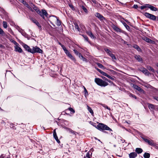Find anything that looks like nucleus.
Wrapping results in <instances>:
<instances>
[{
  "label": "nucleus",
  "instance_id": "obj_1",
  "mask_svg": "<svg viewBox=\"0 0 158 158\" xmlns=\"http://www.w3.org/2000/svg\"><path fill=\"white\" fill-rule=\"evenodd\" d=\"M97 129L99 130L104 132L105 133L107 132L105 130L113 131L106 124L102 123H98V124L97 126Z\"/></svg>",
  "mask_w": 158,
  "mask_h": 158
},
{
  "label": "nucleus",
  "instance_id": "obj_2",
  "mask_svg": "<svg viewBox=\"0 0 158 158\" xmlns=\"http://www.w3.org/2000/svg\"><path fill=\"white\" fill-rule=\"evenodd\" d=\"M94 81L97 85L102 87H105L109 84L107 82L99 78H95Z\"/></svg>",
  "mask_w": 158,
  "mask_h": 158
},
{
  "label": "nucleus",
  "instance_id": "obj_3",
  "mask_svg": "<svg viewBox=\"0 0 158 158\" xmlns=\"http://www.w3.org/2000/svg\"><path fill=\"white\" fill-rule=\"evenodd\" d=\"M143 14L146 18L149 19L151 20L156 21V18L155 15L147 12L143 13Z\"/></svg>",
  "mask_w": 158,
  "mask_h": 158
},
{
  "label": "nucleus",
  "instance_id": "obj_4",
  "mask_svg": "<svg viewBox=\"0 0 158 158\" xmlns=\"http://www.w3.org/2000/svg\"><path fill=\"white\" fill-rule=\"evenodd\" d=\"M39 14L42 19L44 20L45 19L44 16L47 17L48 16V13L47 11L44 9H42L41 10H40L39 12L38 13Z\"/></svg>",
  "mask_w": 158,
  "mask_h": 158
},
{
  "label": "nucleus",
  "instance_id": "obj_5",
  "mask_svg": "<svg viewBox=\"0 0 158 158\" xmlns=\"http://www.w3.org/2000/svg\"><path fill=\"white\" fill-rule=\"evenodd\" d=\"M66 55L70 58L73 61L75 62L76 61V60L74 57L70 53L69 51H68L66 48V47L63 49Z\"/></svg>",
  "mask_w": 158,
  "mask_h": 158
},
{
  "label": "nucleus",
  "instance_id": "obj_6",
  "mask_svg": "<svg viewBox=\"0 0 158 158\" xmlns=\"http://www.w3.org/2000/svg\"><path fill=\"white\" fill-rule=\"evenodd\" d=\"M43 51L39 47L37 46L33 47L32 49L31 53L34 54L36 53H42Z\"/></svg>",
  "mask_w": 158,
  "mask_h": 158
},
{
  "label": "nucleus",
  "instance_id": "obj_7",
  "mask_svg": "<svg viewBox=\"0 0 158 158\" xmlns=\"http://www.w3.org/2000/svg\"><path fill=\"white\" fill-rule=\"evenodd\" d=\"M51 20L52 21H56V24L57 26H60V25L61 22L59 19L58 17L56 16H53L51 18Z\"/></svg>",
  "mask_w": 158,
  "mask_h": 158
},
{
  "label": "nucleus",
  "instance_id": "obj_8",
  "mask_svg": "<svg viewBox=\"0 0 158 158\" xmlns=\"http://www.w3.org/2000/svg\"><path fill=\"white\" fill-rule=\"evenodd\" d=\"M95 16L98 18L101 21L106 20V18L100 13L98 12L96 13L95 15Z\"/></svg>",
  "mask_w": 158,
  "mask_h": 158
},
{
  "label": "nucleus",
  "instance_id": "obj_9",
  "mask_svg": "<svg viewBox=\"0 0 158 158\" xmlns=\"http://www.w3.org/2000/svg\"><path fill=\"white\" fill-rule=\"evenodd\" d=\"M111 27L116 32H119L123 33H124V31L122 30L120 28L114 24H112V25Z\"/></svg>",
  "mask_w": 158,
  "mask_h": 158
},
{
  "label": "nucleus",
  "instance_id": "obj_10",
  "mask_svg": "<svg viewBox=\"0 0 158 158\" xmlns=\"http://www.w3.org/2000/svg\"><path fill=\"white\" fill-rule=\"evenodd\" d=\"M142 139L146 143H148L149 145L152 146L154 145L155 143L153 140H150L149 139L144 137H142Z\"/></svg>",
  "mask_w": 158,
  "mask_h": 158
},
{
  "label": "nucleus",
  "instance_id": "obj_11",
  "mask_svg": "<svg viewBox=\"0 0 158 158\" xmlns=\"http://www.w3.org/2000/svg\"><path fill=\"white\" fill-rule=\"evenodd\" d=\"M133 87L136 90L139 91L140 93L143 94H144L145 91H144V90L138 85L134 84L133 85Z\"/></svg>",
  "mask_w": 158,
  "mask_h": 158
},
{
  "label": "nucleus",
  "instance_id": "obj_12",
  "mask_svg": "<svg viewBox=\"0 0 158 158\" xmlns=\"http://www.w3.org/2000/svg\"><path fill=\"white\" fill-rule=\"evenodd\" d=\"M30 19L32 22L35 23L38 27L39 29H41V26L35 19L31 18H30Z\"/></svg>",
  "mask_w": 158,
  "mask_h": 158
},
{
  "label": "nucleus",
  "instance_id": "obj_13",
  "mask_svg": "<svg viewBox=\"0 0 158 158\" xmlns=\"http://www.w3.org/2000/svg\"><path fill=\"white\" fill-rule=\"evenodd\" d=\"M144 40L146 42L150 44H155L156 42L155 41L152 40L151 39L147 37H145Z\"/></svg>",
  "mask_w": 158,
  "mask_h": 158
},
{
  "label": "nucleus",
  "instance_id": "obj_14",
  "mask_svg": "<svg viewBox=\"0 0 158 158\" xmlns=\"http://www.w3.org/2000/svg\"><path fill=\"white\" fill-rule=\"evenodd\" d=\"M134 58H135L139 62H143V59L141 57V56L139 55H135L134 56Z\"/></svg>",
  "mask_w": 158,
  "mask_h": 158
},
{
  "label": "nucleus",
  "instance_id": "obj_15",
  "mask_svg": "<svg viewBox=\"0 0 158 158\" xmlns=\"http://www.w3.org/2000/svg\"><path fill=\"white\" fill-rule=\"evenodd\" d=\"M23 46L26 51L31 53L32 49H31L28 45L26 44H24Z\"/></svg>",
  "mask_w": 158,
  "mask_h": 158
},
{
  "label": "nucleus",
  "instance_id": "obj_16",
  "mask_svg": "<svg viewBox=\"0 0 158 158\" xmlns=\"http://www.w3.org/2000/svg\"><path fill=\"white\" fill-rule=\"evenodd\" d=\"M23 4L29 10L32 12H34V10L32 8L31 6L26 2L25 1H24L23 3Z\"/></svg>",
  "mask_w": 158,
  "mask_h": 158
},
{
  "label": "nucleus",
  "instance_id": "obj_17",
  "mask_svg": "<svg viewBox=\"0 0 158 158\" xmlns=\"http://www.w3.org/2000/svg\"><path fill=\"white\" fill-rule=\"evenodd\" d=\"M147 5L148 6V8L150 9L152 11H156L157 10V9L156 7L153 6L150 4H147Z\"/></svg>",
  "mask_w": 158,
  "mask_h": 158
},
{
  "label": "nucleus",
  "instance_id": "obj_18",
  "mask_svg": "<svg viewBox=\"0 0 158 158\" xmlns=\"http://www.w3.org/2000/svg\"><path fill=\"white\" fill-rule=\"evenodd\" d=\"M137 156V154L135 152H132L129 154V156L130 158H135Z\"/></svg>",
  "mask_w": 158,
  "mask_h": 158
},
{
  "label": "nucleus",
  "instance_id": "obj_19",
  "mask_svg": "<svg viewBox=\"0 0 158 158\" xmlns=\"http://www.w3.org/2000/svg\"><path fill=\"white\" fill-rule=\"evenodd\" d=\"M157 106L154 105L152 104H148V107L150 110H156V106Z\"/></svg>",
  "mask_w": 158,
  "mask_h": 158
},
{
  "label": "nucleus",
  "instance_id": "obj_20",
  "mask_svg": "<svg viewBox=\"0 0 158 158\" xmlns=\"http://www.w3.org/2000/svg\"><path fill=\"white\" fill-rule=\"evenodd\" d=\"M15 49L16 51L18 52L19 53H21L23 52V50L21 48L18 46H16L15 47Z\"/></svg>",
  "mask_w": 158,
  "mask_h": 158
},
{
  "label": "nucleus",
  "instance_id": "obj_21",
  "mask_svg": "<svg viewBox=\"0 0 158 158\" xmlns=\"http://www.w3.org/2000/svg\"><path fill=\"white\" fill-rule=\"evenodd\" d=\"M86 33L87 35L90 36L91 38L93 39L96 38V37L94 35L91 31H87Z\"/></svg>",
  "mask_w": 158,
  "mask_h": 158
},
{
  "label": "nucleus",
  "instance_id": "obj_22",
  "mask_svg": "<svg viewBox=\"0 0 158 158\" xmlns=\"http://www.w3.org/2000/svg\"><path fill=\"white\" fill-rule=\"evenodd\" d=\"M87 107L88 111L91 114L92 116H94V113L92 108L88 105H87Z\"/></svg>",
  "mask_w": 158,
  "mask_h": 158
},
{
  "label": "nucleus",
  "instance_id": "obj_23",
  "mask_svg": "<svg viewBox=\"0 0 158 158\" xmlns=\"http://www.w3.org/2000/svg\"><path fill=\"white\" fill-rule=\"evenodd\" d=\"M142 72L144 73L146 75L148 76L150 74L148 71L145 68L143 69V70H142Z\"/></svg>",
  "mask_w": 158,
  "mask_h": 158
},
{
  "label": "nucleus",
  "instance_id": "obj_24",
  "mask_svg": "<svg viewBox=\"0 0 158 158\" xmlns=\"http://www.w3.org/2000/svg\"><path fill=\"white\" fill-rule=\"evenodd\" d=\"M133 48L136 49L139 52H141V49L137 45L135 44H134L133 46Z\"/></svg>",
  "mask_w": 158,
  "mask_h": 158
},
{
  "label": "nucleus",
  "instance_id": "obj_25",
  "mask_svg": "<svg viewBox=\"0 0 158 158\" xmlns=\"http://www.w3.org/2000/svg\"><path fill=\"white\" fill-rule=\"evenodd\" d=\"M135 151L136 152V153H137L138 154H140L143 151L142 149L140 148H136L135 149Z\"/></svg>",
  "mask_w": 158,
  "mask_h": 158
},
{
  "label": "nucleus",
  "instance_id": "obj_26",
  "mask_svg": "<svg viewBox=\"0 0 158 158\" xmlns=\"http://www.w3.org/2000/svg\"><path fill=\"white\" fill-rule=\"evenodd\" d=\"M104 49L108 55L109 56L110 54L112 53L111 51L108 48H104Z\"/></svg>",
  "mask_w": 158,
  "mask_h": 158
},
{
  "label": "nucleus",
  "instance_id": "obj_27",
  "mask_svg": "<svg viewBox=\"0 0 158 158\" xmlns=\"http://www.w3.org/2000/svg\"><path fill=\"white\" fill-rule=\"evenodd\" d=\"M74 53L77 56H78L79 57H80V56H81V54L77 50L74 49L73 50Z\"/></svg>",
  "mask_w": 158,
  "mask_h": 158
},
{
  "label": "nucleus",
  "instance_id": "obj_28",
  "mask_svg": "<svg viewBox=\"0 0 158 158\" xmlns=\"http://www.w3.org/2000/svg\"><path fill=\"white\" fill-rule=\"evenodd\" d=\"M147 68L148 70L151 71L153 73H154L155 72V70L153 68L150 66H148L147 67Z\"/></svg>",
  "mask_w": 158,
  "mask_h": 158
},
{
  "label": "nucleus",
  "instance_id": "obj_29",
  "mask_svg": "<svg viewBox=\"0 0 158 158\" xmlns=\"http://www.w3.org/2000/svg\"><path fill=\"white\" fill-rule=\"evenodd\" d=\"M96 64L99 68H100L103 69H105V67L102 64L99 63H97Z\"/></svg>",
  "mask_w": 158,
  "mask_h": 158
},
{
  "label": "nucleus",
  "instance_id": "obj_30",
  "mask_svg": "<svg viewBox=\"0 0 158 158\" xmlns=\"http://www.w3.org/2000/svg\"><path fill=\"white\" fill-rule=\"evenodd\" d=\"M84 95L85 97H86L87 96H88V92L87 90L86 89V88L85 87H84Z\"/></svg>",
  "mask_w": 158,
  "mask_h": 158
},
{
  "label": "nucleus",
  "instance_id": "obj_31",
  "mask_svg": "<svg viewBox=\"0 0 158 158\" xmlns=\"http://www.w3.org/2000/svg\"><path fill=\"white\" fill-rule=\"evenodd\" d=\"M143 156L144 158H149L150 157V154L148 153L145 152Z\"/></svg>",
  "mask_w": 158,
  "mask_h": 158
},
{
  "label": "nucleus",
  "instance_id": "obj_32",
  "mask_svg": "<svg viewBox=\"0 0 158 158\" xmlns=\"http://www.w3.org/2000/svg\"><path fill=\"white\" fill-rule=\"evenodd\" d=\"M81 7L84 10V11L86 13H88V11L87 9L83 6H81Z\"/></svg>",
  "mask_w": 158,
  "mask_h": 158
},
{
  "label": "nucleus",
  "instance_id": "obj_33",
  "mask_svg": "<svg viewBox=\"0 0 158 158\" xmlns=\"http://www.w3.org/2000/svg\"><path fill=\"white\" fill-rule=\"evenodd\" d=\"M68 110H69L71 111V114H74L75 112V110L71 107L69 108L68 109H66L65 111H67Z\"/></svg>",
  "mask_w": 158,
  "mask_h": 158
},
{
  "label": "nucleus",
  "instance_id": "obj_34",
  "mask_svg": "<svg viewBox=\"0 0 158 158\" xmlns=\"http://www.w3.org/2000/svg\"><path fill=\"white\" fill-rule=\"evenodd\" d=\"M68 5L70 8H71L74 11L75 10L74 6L71 3H69Z\"/></svg>",
  "mask_w": 158,
  "mask_h": 158
},
{
  "label": "nucleus",
  "instance_id": "obj_35",
  "mask_svg": "<svg viewBox=\"0 0 158 158\" xmlns=\"http://www.w3.org/2000/svg\"><path fill=\"white\" fill-rule=\"evenodd\" d=\"M81 35L84 37L85 40L88 42L89 43H90V41L89 40L88 38L86 35L83 34L82 35Z\"/></svg>",
  "mask_w": 158,
  "mask_h": 158
},
{
  "label": "nucleus",
  "instance_id": "obj_36",
  "mask_svg": "<svg viewBox=\"0 0 158 158\" xmlns=\"http://www.w3.org/2000/svg\"><path fill=\"white\" fill-rule=\"evenodd\" d=\"M56 129H54L53 131V136L54 139L57 138L58 137L56 132Z\"/></svg>",
  "mask_w": 158,
  "mask_h": 158
},
{
  "label": "nucleus",
  "instance_id": "obj_37",
  "mask_svg": "<svg viewBox=\"0 0 158 158\" xmlns=\"http://www.w3.org/2000/svg\"><path fill=\"white\" fill-rule=\"evenodd\" d=\"M123 24L124 25V26H125V27H126V28L128 30L130 29V27L128 26L126 24V23L124 22H123Z\"/></svg>",
  "mask_w": 158,
  "mask_h": 158
},
{
  "label": "nucleus",
  "instance_id": "obj_38",
  "mask_svg": "<svg viewBox=\"0 0 158 158\" xmlns=\"http://www.w3.org/2000/svg\"><path fill=\"white\" fill-rule=\"evenodd\" d=\"M74 24L75 25L76 29H77L78 31H80L81 29H80V28L79 27L78 24L77 23H74Z\"/></svg>",
  "mask_w": 158,
  "mask_h": 158
},
{
  "label": "nucleus",
  "instance_id": "obj_39",
  "mask_svg": "<svg viewBox=\"0 0 158 158\" xmlns=\"http://www.w3.org/2000/svg\"><path fill=\"white\" fill-rule=\"evenodd\" d=\"M34 11L35 10L37 13H38L39 12V11L40 10L39 9V8L36 6H35V7H34L33 9H32Z\"/></svg>",
  "mask_w": 158,
  "mask_h": 158
},
{
  "label": "nucleus",
  "instance_id": "obj_40",
  "mask_svg": "<svg viewBox=\"0 0 158 158\" xmlns=\"http://www.w3.org/2000/svg\"><path fill=\"white\" fill-rule=\"evenodd\" d=\"M79 57L82 60L84 61H87V59L86 58H85L81 54V56H80V57Z\"/></svg>",
  "mask_w": 158,
  "mask_h": 158
},
{
  "label": "nucleus",
  "instance_id": "obj_41",
  "mask_svg": "<svg viewBox=\"0 0 158 158\" xmlns=\"http://www.w3.org/2000/svg\"><path fill=\"white\" fill-rule=\"evenodd\" d=\"M0 34L2 36H5L6 34L2 28L0 27Z\"/></svg>",
  "mask_w": 158,
  "mask_h": 158
},
{
  "label": "nucleus",
  "instance_id": "obj_42",
  "mask_svg": "<svg viewBox=\"0 0 158 158\" xmlns=\"http://www.w3.org/2000/svg\"><path fill=\"white\" fill-rule=\"evenodd\" d=\"M3 26L5 28H6L7 27V23L5 21L3 22Z\"/></svg>",
  "mask_w": 158,
  "mask_h": 158
},
{
  "label": "nucleus",
  "instance_id": "obj_43",
  "mask_svg": "<svg viewBox=\"0 0 158 158\" xmlns=\"http://www.w3.org/2000/svg\"><path fill=\"white\" fill-rule=\"evenodd\" d=\"M109 56H110L112 58L113 60H116L117 59L116 56H115V55L114 54H113L112 53H111V54H110L109 55Z\"/></svg>",
  "mask_w": 158,
  "mask_h": 158
},
{
  "label": "nucleus",
  "instance_id": "obj_44",
  "mask_svg": "<svg viewBox=\"0 0 158 158\" xmlns=\"http://www.w3.org/2000/svg\"><path fill=\"white\" fill-rule=\"evenodd\" d=\"M129 96L130 97H132V98H135V99H137L136 96L135 95L133 94L132 93H130L129 94Z\"/></svg>",
  "mask_w": 158,
  "mask_h": 158
},
{
  "label": "nucleus",
  "instance_id": "obj_45",
  "mask_svg": "<svg viewBox=\"0 0 158 158\" xmlns=\"http://www.w3.org/2000/svg\"><path fill=\"white\" fill-rule=\"evenodd\" d=\"M147 4H145L143 6H142L140 7H139V8H140L141 10H143L144 9L146 8H148Z\"/></svg>",
  "mask_w": 158,
  "mask_h": 158
},
{
  "label": "nucleus",
  "instance_id": "obj_46",
  "mask_svg": "<svg viewBox=\"0 0 158 158\" xmlns=\"http://www.w3.org/2000/svg\"><path fill=\"white\" fill-rule=\"evenodd\" d=\"M114 77L113 76H112V77H111V76H110V75H108L107 77H108V78H109V79H110L112 80L116 81V80L115 79H114V77Z\"/></svg>",
  "mask_w": 158,
  "mask_h": 158
},
{
  "label": "nucleus",
  "instance_id": "obj_47",
  "mask_svg": "<svg viewBox=\"0 0 158 158\" xmlns=\"http://www.w3.org/2000/svg\"><path fill=\"white\" fill-rule=\"evenodd\" d=\"M100 73H101V74H102L103 75H104V76H106V77H107L108 75L105 72H104L102 71Z\"/></svg>",
  "mask_w": 158,
  "mask_h": 158
},
{
  "label": "nucleus",
  "instance_id": "obj_48",
  "mask_svg": "<svg viewBox=\"0 0 158 158\" xmlns=\"http://www.w3.org/2000/svg\"><path fill=\"white\" fill-rule=\"evenodd\" d=\"M58 43L61 46L63 49L65 48V47L60 42H58Z\"/></svg>",
  "mask_w": 158,
  "mask_h": 158
},
{
  "label": "nucleus",
  "instance_id": "obj_49",
  "mask_svg": "<svg viewBox=\"0 0 158 158\" xmlns=\"http://www.w3.org/2000/svg\"><path fill=\"white\" fill-rule=\"evenodd\" d=\"M30 6H31V7L33 9V8H34V7H35L36 6L33 3H32V2H31V3H30Z\"/></svg>",
  "mask_w": 158,
  "mask_h": 158
},
{
  "label": "nucleus",
  "instance_id": "obj_50",
  "mask_svg": "<svg viewBox=\"0 0 158 158\" xmlns=\"http://www.w3.org/2000/svg\"><path fill=\"white\" fill-rule=\"evenodd\" d=\"M152 146L154 147L156 149H158V144H156L155 143H154V145L153 146Z\"/></svg>",
  "mask_w": 158,
  "mask_h": 158
},
{
  "label": "nucleus",
  "instance_id": "obj_51",
  "mask_svg": "<svg viewBox=\"0 0 158 158\" xmlns=\"http://www.w3.org/2000/svg\"><path fill=\"white\" fill-rule=\"evenodd\" d=\"M145 68L143 67H141L138 68V70L139 71L142 72V70L143 69H144Z\"/></svg>",
  "mask_w": 158,
  "mask_h": 158
},
{
  "label": "nucleus",
  "instance_id": "obj_52",
  "mask_svg": "<svg viewBox=\"0 0 158 158\" xmlns=\"http://www.w3.org/2000/svg\"><path fill=\"white\" fill-rule=\"evenodd\" d=\"M8 31H9L10 33L11 34H13V32L12 30L10 28H8Z\"/></svg>",
  "mask_w": 158,
  "mask_h": 158
},
{
  "label": "nucleus",
  "instance_id": "obj_53",
  "mask_svg": "<svg viewBox=\"0 0 158 158\" xmlns=\"http://www.w3.org/2000/svg\"><path fill=\"white\" fill-rule=\"evenodd\" d=\"M93 126L95 127V128H96L97 129V125H96V123H92L91 124Z\"/></svg>",
  "mask_w": 158,
  "mask_h": 158
},
{
  "label": "nucleus",
  "instance_id": "obj_54",
  "mask_svg": "<svg viewBox=\"0 0 158 158\" xmlns=\"http://www.w3.org/2000/svg\"><path fill=\"white\" fill-rule=\"evenodd\" d=\"M13 43L14 44H15L16 45V46L19 45V44L15 41L13 40Z\"/></svg>",
  "mask_w": 158,
  "mask_h": 158
},
{
  "label": "nucleus",
  "instance_id": "obj_55",
  "mask_svg": "<svg viewBox=\"0 0 158 158\" xmlns=\"http://www.w3.org/2000/svg\"><path fill=\"white\" fill-rule=\"evenodd\" d=\"M95 69L97 70L98 72H99L100 73L102 71V70H101L100 69H99L98 68H96V67H95Z\"/></svg>",
  "mask_w": 158,
  "mask_h": 158
},
{
  "label": "nucleus",
  "instance_id": "obj_56",
  "mask_svg": "<svg viewBox=\"0 0 158 158\" xmlns=\"http://www.w3.org/2000/svg\"><path fill=\"white\" fill-rule=\"evenodd\" d=\"M69 131L70 132H71V133H73L74 134H75V132L73 131L72 130L70 129Z\"/></svg>",
  "mask_w": 158,
  "mask_h": 158
},
{
  "label": "nucleus",
  "instance_id": "obj_57",
  "mask_svg": "<svg viewBox=\"0 0 158 158\" xmlns=\"http://www.w3.org/2000/svg\"><path fill=\"white\" fill-rule=\"evenodd\" d=\"M55 139L56 140V142L58 143H60V141L59 140V139H58V138H56V139Z\"/></svg>",
  "mask_w": 158,
  "mask_h": 158
},
{
  "label": "nucleus",
  "instance_id": "obj_58",
  "mask_svg": "<svg viewBox=\"0 0 158 158\" xmlns=\"http://www.w3.org/2000/svg\"><path fill=\"white\" fill-rule=\"evenodd\" d=\"M133 7L135 9H137L138 7V6L137 5L134 4L133 6Z\"/></svg>",
  "mask_w": 158,
  "mask_h": 158
},
{
  "label": "nucleus",
  "instance_id": "obj_59",
  "mask_svg": "<svg viewBox=\"0 0 158 158\" xmlns=\"http://www.w3.org/2000/svg\"><path fill=\"white\" fill-rule=\"evenodd\" d=\"M109 70L113 74H114L116 73V72L114 70H111V69H110Z\"/></svg>",
  "mask_w": 158,
  "mask_h": 158
},
{
  "label": "nucleus",
  "instance_id": "obj_60",
  "mask_svg": "<svg viewBox=\"0 0 158 158\" xmlns=\"http://www.w3.org/2000/svg\"><path fill=\"white\" fill-rule=\"evenodd\" d=\"M5 157V155L4 154H2L0 156V158H4Z\"/></svg>",
  "mask_w": 158,
  "mask_h": 158
},
{
  "label": "nucleus",
  "instance_id": "obj_61",
  "mask_svg": "<svg viewBox=\"0 0 158 158\" xmlns=\"http://www.w3.org/2000/svg\"><path fill=\"white\" fill-rule=\"evenodd\" d=\"M105 108H106L107 109L109 110H110V108H109V107H108L107 106H106L105 107Z\"/></svg>",
  "mask_w": 158,
  "mask_h": 158
},
{
  "label": "nucleus",
  "instance_id": "obj_62",
  "mask_svg": "<svg viewBox=\"0 0 158 158\" xmlns=\"http://www.w3.org/2000/svg\"><path fill=\"white\" fill-rule=\"evenodd\" d=\"M121 141L123 143H124L125 141V139H122H122H121Z\"/></svg>",
  "mask_w": 158,
  "mask_h": 158
},
{
  "label": "nucleus",
  "instance_id": "obj_63",
  "mask_svg": "<svg viewBox=\"0 0 158 158\" xmlns=\"http://www.w3.org/2000/svg\"><path fill=\"white\" fill-rule=\"evenodd\" d=\"M154 98L157 101H158V97H154Z\"/></svg>",
  "mask_w": 158,
  "mask_h": 158
},
{
  "label": "nucleus",
  "instance_id": "obj_64",
  "mask_svg": "<svg viewBox=\"0 0 158 158\" xmlns=\"http://www.w3.org/2000/svg\"><path fill=\"white\" fill-rule=\"evenodd\" d=\"M104 80H106V79L107 78H106V77H104L103 76V77H101Z\"/></svg>",
  "mask_w": 158,
  "mask_h": 158
}]
</instances>
